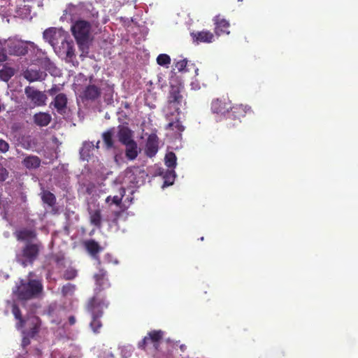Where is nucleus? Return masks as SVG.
<instances>
[{
    "instance_id": "obj_1",
    "label": "nucleus",
    "mask_w": 358,
    "mask_h": 358,
    "mask_svg": "<svg viewBox=\"0 0 358 358\" xmlns=\"http://www.w3.org/2000/svg\"><path fill=\"white\" fill-rule=\"evenodd\" d=\"M64 12V15H69L71 17V20L83 19L90 23L95 24L96 27H98L99 24V11L92 3L82 2L76 5L70 3L68 5Z\"/></svg>"
},
{
    "instance_id": "obj_2",
    "label": "nucleus",
    "mask_w": 358,
    "mask_h": 358,
    "mask_svg": "<svg viewBox=\"0 0 358 358\" xmlns=\"http://www.w3.org/2000/svg\"><path fill=\"white\" fill-rule=\"evenodd\" d=\"M109 303L97 296L90 298L85 306V309L91 315L90 327L94 334L100 333L103 327L101 318L103 315V309L108 307Z\"/></svg>"
},
{
    "instance_id": "obj_3",
    "label": "nucleus",
    "mask_w": 358,
    "mask_h": 358,
    "mask_svg": "<svg viewBox=\"0 0 358 358\" xmlns=\"http://www.w3.org/2000/svg\"><path fill=\"white\" fill-rule=\"evenodd\" d=\"M71 21L74 22L71 26V30L79 49L83 53H88L90 32L92 27H95V24L90 23L83 19H76Z\"/></svg>"
},
{
    "instance_id": "obj_4",
    "label": "nucleus",
    "mask_w": 358,
    "mask_h": 358,
    "mask_svg": "<svg viewBox=\"0 0 358 358\" xmlns=\"http://www.w3.org/2000/svg\"><path fill=\"white\" fill-rule=\"evenodd\" d=\"M43 285L36 280H30L27 283L20 281V285L13 290V294L20 300H27L41 293Z\"/></svg>"
},
{
    "instance_id": "obj_5",
    "label": "nucleus",
    "mask_w": 358,
    "mask_h": 358,
    "mask_svg": "<svg viewBox=\"0 0 358 358\" xmlns=\"http://www.w3.org/2000/svg\"><path fill=\"white\" fill-rule=\"evenodd\" d=\"M8 55L14 57L25 56L29 50V46H34V43L23 41L16 37L6 39Z\"/></svg>"
},
{
    "instance_id": "obj_6",
    "label": "nucleus",
    "mask_w": 358,
    "mask_h": 358,
    "mask_svg": "<svg viewBox=\"0 0 358 358\" xmlns=\"http://www.w3.org/2000/svg\"><path fill=\"white\" fill-rule=\"evenodd\" d=\"M250 112L251 107L248 105L241 103L231 106L228 116H226V127L229 129L236 128L241 123V119Z\"/></svg>"
},
{
    "instance_id": "obj_7",
    "label": "nucleus",
    "mask_w": 358,
    "mask_h": 358,
    "mask_svg": "<svg viewBox=\"0 0 358 358\" xmlns=\"http://www.w3.org/2000/svg\"><path fill=\"white\" fill-rule=\"evenodd\" d=\"M182 87L180 85H171L168 96V108L170 110L171 116H174L175 113L180 115V106L183 102V96L181 94Z\"/></svg>"
},
{
    "instance_id": "obj_8",
    "label": "nucleus",
    "mask_w": 358,
    "mask_h": 358,
    "mask_svg": "<svg viewBox=\"0 0 358 358\" xmlns=\"http://www.w3.org/2000/svg\"><path fill=\"white\" fill-rule=\"evenodd\" d=\"M40 247L37 243H27L22 250V256L24 258L21 261L22 265L26 266L27 263L33 264L38 256Z\"/></svg>"
},
{
    "instance_id": "obj_9",
    "label": "nucleus",
    "mask_w": 358,
    "mask_h": 358,
    "mask_svg": "<svg viewBox=\"0 0 358 358\" xmlns=\"http://www.w3.org/2000/svg\"><path fill=\"white\" fill-rule=\"evenodd\" d=\"M24 93L27 99L34 106H42L45 105L47 99L46 95L43 92L35 89L34 87H26L24 88Z\"/></svg>"
},
{
    "instance_id": "obj_10",
    "label": "nucleus",
    "mask_w": 358,
    "mask_h": 358,
    "mask_svg": "<svg viewBox=\"0 0 358 358\" xmlns=\"http://www.w3.org/2000/svg\"><path fill=\"white\" fill-rule=\"evenodd\" d=\"M231 108V101L225 99H216L212 101L211 110L214 114L228 116Z\"/></svg>"
},
{
    "instance_id": "obj_11",
    "label": "nucleus",
    "mask_w": 358,
    "mask_h": 358,
    "mask_svg": "<svg viewBox=\"0 0 358 358\" xmlns=\"http://www.w3.org/2000/svg\"><path fill=\"white\" fill-rule=\"evenodd\" d=\"M159 149V138L156 134L148 136L145 143V153L148 157H154Z\"/></svg>"
},
{
    "instance_id": "obj_12",
    "label": "nucleus",
    "mask_w": 358,
    "mask_h": 358,
    "mask_svg": "<svg viewBox=\"0 0 358 358\" xmlns=\"http://www.w3.org/2000/svg\"><path fill=\"white\" fill-rule=\"evenodd\" d=\"M96 285H97L95 289V294L94 296H98V293L101 290L110 286L108 279L107 278V272L103 268H100L99 272L94 275Z\"/></svg>"
},
{
    "instance_id": "obj_13",
    "label": "nucleus",
    "mask_w": 358,
    "mask_h": 358,
    "mask_svg": "<svg viewBox=\"0 0 358 358\" xmlns=\"http://www.w3.org/2000/svg\"><path fill=\"white\" fill-rule=\"evenodd\" d=\"M101 94V88L95 85H89L83 90L81 98L83 100L95 101Z\"/></svg>"
},
{
    "instance_id": "obj_14",
    "label": "nucleus",
    "mask_w": 358,
    "mask_h": 358,
    "mask_svg": "<svg viewBox=\"0 0 358 358\" xmlns=\"http://www.w3.org/2000/svg\"><path fill=\"white\" fill-rule=\"evenodd\" d=\"M215 24V33L217 36H220L222 34H229L230 32L229 31V28L230 27V24L229 21L221 17L220 15H216L214 19Z\"/></svg>"
},
{
    "instance_id": "obj_15",
    "label": "nucleus",
    "mask_w": 358,
    "mask_h": 358,
    "mask_svg": "<svg viewBox=\"0 0 358 358\" xmlns=\"http://www.w3.org/2000/svg\"><path fill=\"white\" fill-rule=\"evenodd\" d=\"M24 78L30 83L41 81L45 79L47 74L40 69H28L23 73Z\"/></svg>"
},
{
    "instance_id": "obj_16",
    "label": "nucleus",
    "mask_w": 358,
    "mask_h": 358,
    "mask_svg": "<svg viewBox=\"0 0 358 358\" xmlns=\"http://www.w3.org/2000/svg\"><path fill=\"white\" fill-rule=\"evenodd\" d=\"M87 252L94 259H99V254L103 250V248L94 239H89L83 243Z\"/></svg>"
},
{
    "instance_id": "obj_17",
    "label": "nucleus",
    "mask_w": 358,
    "mask_h": 358,
    "mask_svg": "<svg viewBox=\"0 0 358 358\" xmlns=\"http://www.w3.org/2000/svg\"><path fill=\"white\" fill-rule=\"evenodd\" d=\"M68 99L65 94L59 93L55 96L51 105H53L57 113L62 115L66 113Z\"/></svg>"
},
{
    "instance_id": "obj_18",
    "label": "nucleus",
    "mask_w": 358,
    "mask_h": 358,
    "mask_svg": "<svg viewBox=\"0 0 358 358\" xmlns=\"http://www.w3.org/2000/svg\"><path fill=\"white\" fill-rule=\"evenodd\" d=\"M191 36L194 42L197 44L200 43H212L214 39V35L208 30H203L195 33H192Z\"/></svg>"
},
{
    "instance_id": "obj_19",
    "label": "nucleus",
    "mask_w": 358,
    "mask_h": 358,
    "mask_svg": "<svg viewBox=\"0 0 358 358\" xmlns=\"http://www.w3.org/2000/svg\"><path fill=\"white\" fill-rule=\"evenodd\" d=\"M164 331L162 330H152L148 333L147 337L148 338L149 343H152L153 344V347L155 350H158L161 341L164 337Z\"/></svg>"
},
{
    "instance_id": "obj_20",
    "label": "nucleus",
    "mask_w": 358,
    "mask_h": 358,
    "mask_svg": "<svg viewBox=\"0 0 358 358\" xmlns=\"http://www.w3.org/2000/svg\"><path fill=\"white\" fill-rule=\"evenodd\" d=\"M133 134L131 130L127 127H120L117 132V138L118 141L122 144H128L134 141V140L132 138Z\"/></svg>"
},
{
    "instance_id": "obj_21",
    "label": "nucleus",
    "mask_w": 358,
    "mask_h": 358,
    "mask_svg": "<svg viewBox=\"0 0 358 358\" xmlns=\"http://www.w3.org/2000/svg\"><path fill=\"white\" fill-rule=\"evenodd\" d=\"M27 322H28L29 325L28 334L30 336L34 337L39 332L41 324V320L37 316L31 315L27 317Z\"/></svg>"
},
{
    "instance_id": "obj_22",
    "label": "nucleus",
    "mask_w": 358,
    "mask_h": 358,
    "mask_svg": "<svg viewBox=\"0 0 358 358\" xmlns=\"http://www.w3.org/2000/svg\"><path fill=\"white\" fill-rule=\"evenodd\" d=\"M41 159L36 155H27L22 161V164L27 169H36L40 167Z\"/></svg>"
},
{
    "instance_id": "obj_23",
    "label": "nucleus",
    "mask_w": 358,
    "mask_h": 358,
    "mask_svg": "<svg viewBox=\"0 0 358 358\" xmlns=\"http://www.w3.org/2000/svg\"><path fill=\"white\" fill-rule=\"evenodd\" d=\"M11 311L15 319L17 320L15 325L16 328L21 329L24 327L27 324V318L22 317L21 310L17 304L13 303Z\"/></svg>"
},
{
    "instance_id": "obj_24",
    "label": "nucleus",
    "mask_w": 358,
    "mask_h": 358,
    "mask_svg": "<svg viewBox=\"0 0 358 358\" xmlns=\"http://www.w3.org/2000/svg\"><path fill=\"white\" fill-rule=\"evenodd\" d=\"M176 115V117H175V121H173L172 120V121H171L166 127V129H171V130H176V131L178 132L179 135L181 136V133L185 130V127L182 125V122L180 121V117H179V115H178V113H175ZM170 113L167 114L166 116H167V119H169L170 120L171 119L169 118L170 117Z\"/></svg>"
},
{
    "instance_id": "obj_25",
    "label": "nucleus",
    "mask_w": 358,
    "mask_h": 358,
    "mask_svg": "<svg viewBox=\"0 0 358 358\" xmlns=\"http://www.w3.org/2000/svg\"><path fill=\"white\" fill-rule=\"evenodd\" d=\"M34 123L39 127H46L51 122V115L47 113H38L34 115Z\"/></svg>"
},
{
    "instance_id": "obj_26",
    "label": "nucleus",
    "mask_w": 358,
    "mask_h": 358,
    "mask_svg": "<svg viewBox=\"0 0 358 358\" xmlns=\"http://www.w3.org/2000/svg\"><path fill=\"white\" fill-rule=\"evenodd\" d=\"M89 214L90 224L98 229H101L102 227V216L101 210H89Z\"/></svg>"
},
{
    "instance_id": "obj_27",
    "label": "nucleus",
    "mask_w": 358,
    "mask_h": 358,
    "mask_svg": "<svg viewBox=\"0 0 358 358\" xmlns=\"http://www.w3.org/2000/svg\"><path fill=\"white\" fill-rule=\"evenodd\" d=\"M126 146L125 155L129 160H134L138 155V145L135 141L124 145Z\"/></svg>"
},
{
    "instance_id": "obj_28",
    "label": "nucleus",
    "mask_w": 358,
    "mask_h": 358,
    "mask_svg": "<svg viewBox=\"0 0 358 358\" xmlns=\"http://www.w3.org/2000/svg\"><path fill=\"white\" fill-rule=\"evenodd\" d=\"M36 233L34 230L23 229L18 231L16 234V238L18 241H28L35 238Z\"/></svg>"
},
{
    "instance_id": "obj_29",
    "label": "nucleus",
    "mask_w": 358,
    "mask_h": 358,
    "mask_svg": "<svg viewBox=\"0 0 358 358\" xmlns=\"http://www.w3.org/2000/svg\"><path fill=\"white\" fill-rule=\"evenodd\" d=\"M94 147L95 146L92 142H85L80 151L82 159L84 160H88V158L91 156Z\"/></svg>"
},
{
    "instance_id": "obj_30",
    "label": "nucleus",
    "mask_w": 358,
    "mask_h": 358,
    "mask_svg": "<svg viewBox=\"0 0 358 358\" xmlns=\"http://www.w3.org/2000/svg\"><path fill=\"white\" fill-rule=\"evenodd\" d=\"M57 30L55 27H50L43 31V38L51 45H54L56 43L57 38L56 35Z\"/></svg>"
},
{
    "instance_id": "obj_31",
    "label": "nucleus",
    "mask_w": 358,
    "mask_h": 358,
    "mask_svg": "<svg viewBox=\"0 0 358 358\" xmlns=\"http://www.w3.org/2000/svg\"><path fill=\"white\" fill-rule=\"evenodd\" d=\"M15 74V69L7 65H3L0 70V79L4 82H8Z\"/></svg>"
},
{
    "instance_id": "obj_32",
    "label": "nucleus",
    "mask_w": 358,
    "mask_h": 358,
    "mask_svg": "<svg viewBox=\"0 0 358 358\" xmlns=\"http://www.w3.org/2000/svg\"><path fill=\"white\" fill-rule=\"evenodd\" d=\"M41 199L43 203L48 204L50 207H52L56 204V197L55 194L50 191H43L42 193Z\"/></svg>"
},
{
    "instance_id": "obj_33",
    "label": "nucleus",
    "mask_w": 358,
    "mask_h": 358,
    "mask_svg": "<svg viewBox=\"0 0 358 358\" xmlns=\"http://www.w3.org/2000/svg\"><path fill=\"white\" fill-rule=\"evenodd\" d=\"M113 129H109L102 134V138L103 143L107 149H110L114 146V141L113 139Z\"/></svg>"
},
{
    "instance_id": "obj_34",
    "label": "nucleus",
    "mask_w": 358,
    "mask_h": 358,
    "mask_svg": "<svg viewBox=\"0 0 358 358\" xmlns=\"http://www.w3.org/2000/svg\"><path fill=\"white\" fill-rule=\"evenodd\" d=\"M165 164L170 169H174L177 164V157L173 152H169L166 154L164 157Z\"/></svg>"
},
{
    "instance_id": "obj_35",
    "label": "nucleus",
    "mask_w": 358,
    "mask_h": 358,
    "mask_svg": "<svg viewBox=\"0 0 358 358\" xmlns=\"http://www.w3.org/2000/svg\"><path fill=\"white\" fill-rule=\"evenodd\" d=\"M8 52L6 46V39L0 40V63L8 60Z\"/></svg>"
},
{
    "instance_id": "obj_36",
    "label": "nucleus",
    "mask_w": 358,
    "mask_h": 358,
    "mask_svg": "<svg viewBox=\"0 0 358 358\" xmlns=\"http://www.w3.org/2000/svg\"><path fill=\"white\" fill-rule=\"evenodd\" d=\"M78 275V271L73 268H68L63 273L62 278L65 280H73Z\"/></svg>"
},
{
    "instance_id": "obj_37",
    "label": "nucleus",
    "mask_w": 358,
    "mask_h": 358,
    "mask_svg": "<svg viewBox=\"0 0 358 358\" xmlns=\"http://www.w3.org/2000/svg\"><path fill=\"white\" fill-rule=\"evenodd\" d=\"M76 290V285L71 283H67L62 287V294L63 296L73 295Z\"/></svg>"
},
{
    "instance_id": "obj_38",
    "label": "nucleus",
    "mask_w": 358,
    "mask_h": 358,
    "mask_svg": "<svg viewBox=\"0 0 358 358\" xmlns=\"http://www.w3.org/2000/svg\"><path fill=\"white\" fill-rule=\"evenodd\" d=\"M51 258L58 267L62 268L64 266L65 257L62 252L52 255Z\"/></svg>"
},
{
    "instance_id": "obj_39",
    "label": "nucleus",
    "mask_w": 358,
    "mask_h": 358,
    "mask_svg": "<svg viewBox=\"0 0 358 358\" xmlns=\"http://www.w3.org/2000/svg\"><path fill=\"white\" fill-rule=\"evenodd\" d=\"M157 62L160 66H166L171 63V57L166 54H160L157 58Z\"/></svg>"
},
{
    "instance_id": "obj_40",
    "label": "nucleus",
    "mask_w": 358,
    "mask_h": 358,
    "mask_svg": "<svg viewBox=\"0 0 358 358\" xmlns=\"http://www.w3.org/2000/svg\"><path fill=\"white\" fill-rule=\"evenodd\" d=\"M187 60L186 59H180L175 63V69L179 72L186 71Z\"/></svg>"
},
{
    "instance_id": "obj_41",
    "label": "nucleus",
    "mask_w": 358,
    "mask_h": 358,
    "mask_svg": "<svg viewBox=\"0 0 358 358\" xmlns=\"http://www.w3.org/2000/svg\"><path fill=\"white\" fill-rule=\"evenodd\" d=\"M8 171L0 163V182H4L8 178Z\"/></svg>"
},
{
    "instance_id": "obj_42",
    "label": "nucleus",
    "mask_w": 358,
    "mask_h": 358,
    "mask_svg": "<svg viewBox=\"0 0 358 358\" xmlns=\"http://www.w3.org/2000/svg\"><path fill=\"white\" fill-rule=\"evenodd\" d=\"M9 148V143L3 139H0V153L7 152Z\"/></svg>"
},
{
    "instance_id": "obj_43",
    "label": "nucleus",
    "mask_w": 358,
    "mask_h": 358,
    "mask_svg": "<svg viewBox=\"0 0 358 358\" xmlns=\"http://www.w3.org/2000/svg\"><path fill=\"white\" fill-rule=\"evenodd\" d=\"M122 196L120 197L118 196H114L113 198L110 196H108L106 201L107 203H109L110 200H112V203H114L115 205H120L122 203Z\"/></svg>"
},
{
    "instance_id": "obj_44",
    "label": "nucleus",
    "mask_w": 358,
    "mask_h": 358,
    "mask_svg": "<svg viewBox=\"0 0 358 358\" xmlns=\"http://www.w3.org/2000/svg\"><path fill=\"white\" fill-rule=\"evenodd\" d=\"M61 90V88L59 86L57 85H53L52 87L48 90V93L50 96H55L56 95L59 91Z\"/></svg>"
},
{
    "instance_id": "obj_45",
    "label": "nucleus",
    "mask_w": 358,
    "mask_h": 358,
    "mask_svg": "<svg viewBox=\"0 0 358 358\" xmlns=\"http://www.w3.org/2000/svg\"><path fill=\"white\" fill-rule=\"evenodd\" d=\"M148 343H149V341L146 336L141 341L138 342V347L140 349L145 350L146 346Z\"/></svg>"
},
{
    "instance_id": "obj_46",
    "label": "nucleus",
    "mask_w": 358,
    "mask_h": 358,
    "mask_svg": "<svg viewBox=\"0 0 358 358\" xmlns=\"http://www.w3.org/2000/svg\"><path fill=\"white\" fill-rule=\"evenodd\" d=\"M75 56V50L73 46L68 45L66 50V57L68 58L72 59Z\"/></svg>"
},
{
    "instance_id": "obj_47",
    "label": "nucleus",
    "mask_w": 358,
    "mask_h": 358,
    "mask_svg": "<svg viewBox=\"0 0 358 358\" xmlns=\"http://www.w3.org/2000/svg\"><path fill=\"white\" fill-rule=\"evenodd\" d=\"M76 322V320L73 315H71L69 317V323L70 325L75 324Z\"/></svg>"
},
{
    "instance_id": "obj_48",
    "label": "nucleus",
    "mask_w": 358,
    "mask_h": 358,
    "mask_svg": "<svg viewBox=\"0 0 358 358\" xmlns=\"http://www.w3.org/2000/svg\"><path fill=\"white\" fill-rule=\"evenodd\" d=\"M47 63L48 64V66H50V67H49L48 69H48V71H50L51 67H54V66H53V64H52V63H51V62H50V60H49V59H48V60H47Z\"/></svg>"
},
{
    "instance_id": "obj_49",
    "label": "nucleus",
    "mask_w": 358,
    "mask_h": 358,
    "mask_svg": "<svg viewBox=\"0 0 358 358\" xmlns=\"http://www.w3.org/2000/svg\"><path fill=\"white\" fill-rule=\"evenodd\" d=\"M29 343V341L28 340H23V345H27Z\"/></svg>"
},
{
    "instance_id": "obj_50",
    "label": "nucleus",
    "mask_w": 358,
    "mask_h": 358,
    "mask_svg": "<svg viewBox=\"0 0 358 358\" xmlns=\"http://www.w3.org/2000/svg\"><path fill=\"white\" fill-rule=\"evenodd\" d=\"M110 257H111V256H110V254H106V255H105V258H106V259H107L108 261H109V258H110Z\"/></svg>"
},
{
    "instance_id": "obj_51",
    "label": "nucleus",
    "mask_w": 358,
    "mask_h": 358,
    "mask_svg": "<svg viewBox=\"0 0 358 358\" xmlns=\"http://www.w3.org/2000/svg\"><path fill=\"white\" fill-rule=\"evenodd\" d=\"M99 141L97 142V143L96 144V148L98 149L99 148Z\"/></svg>"
},
{
    "instance_id": "obj_52",
    "label": "nucleus",
    "mask_w": 358,
    "mask_h": 358,
    "mask_svg": "<svg viewBox=\"0 0 358 358\" xmlns=\"http://www.w3.org/2000/svg\"><path fill=\"white\" fill-rule=\"evenodd\" d=\"M115 162H117V155H115Z\"/></svg>"
},
{
    "instance_id": "obj_53",
    "label": "nucleus",
    "mask_w": 358,
    "mask_h": 358,
    "mask_svg": "<svg viewBox=\"0 0 358 358\" xmlns=\"http://www.w3.org/2000/svg\"><path fill=\"white\" fill-rule=\"evenodd\" d=\"M184 348H185V346H184V345H181V346H180V349H181L182 350H184Z\"/></svg>"
}]
</instances>
